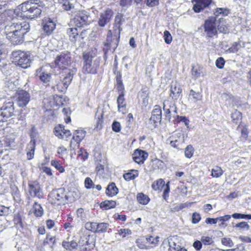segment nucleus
I'll use <instances>...</instances> for the list:
<instances>
[{"label": "nucleus", "instance_id": "obj_1", "mask_svg": "<svg viewBox=\"0 0 251 251\" xmlns=\"http://www.w3.org/2000/svg\"><path fill=\"white\" fill-rule=\"evenodd\" d=\"M7 38L13 44L18 45L24 42V35L29 30L30 26L26 22L13 23L5 26Z\"/></svg>", "mask_w": 251, "mask_h": 251}, {"label": "nucleus", "instance_id": "obj_2", "mask_svg": "<svg viewBox=\"0 0 251 251\" xmlns=\"http://www.w3.org/2000/svg\"><path fill=\"white\" fill-rule=\"evenodd\" d=\"M38 0H29L19 5L22 15L29 19H34L41 13V6L37 3Z\"/></svg>", "mask_w": 251, "mask_h": 251}, {"label": "nucleus", "instance_id": "obj_3", "mask_svg": "<svg viewBox=\"0 0 251 251\" xmlns=\"http://www.w3.org/2000/svg\"><path fill=\"white\" fill-rule=\"evenodd\" d=\"M48 201L57 208L59 206L65 205L68 201V197L65 189L59 188L52 190L49 195Z\"/></svg>", "mask_w": 251, "mask_h": 251}, {"label": "nucleus", "instance_id": "obj_4", "mask_svg": "<svg viewBox=\"0 0 251 251\" xmlns=\"http://www.w3.org/2000/svg\"><path fill=\"white\" fill-rule=\"evenodd\" d=\"M11 55L12 61L15 65L24 69L30 66L31 56L29 53L18 50L13 51Z\"/></svg>", "mask_w": 251, "mask_h": 251}, {"label": "nucleus", "instance_id": "obj_5", "mask_svg": "<svg viewBox=\"0 0 251 251\" xmlns=\"http://www.w3.org/2000/svg\"><path fill=\"white\" fill-rule=\"evenodd\" d=\"M72 22L78 28L89 25L91 19L90 15L85 11H79L73 19Z\"/></svg>", "mask_w": 251, "mask_h": 251}, {"label": "nucleus", "instance_id": "obj_6", "mask_svg": "<svg viewBox=\"0 0 251 251\" xmlns=\"http://www.w3.org/2000/svg\"><path fill=\"white\" fill-rule=\"evenodd\" d=\"M72 62L70 53L67 51L60 53L56 56L54 60L55 64L60 68L65 69Z\"/></svg>", "mask_w": 251, "mask_h": 251}, {"label": "nucleus", "instance_id": "obj_7", "mask_svg": "<svg viewBox=\"0 0 251 251\" xmlns=\"http://www.w3.org/2000/svg\"><path fill=\"white\" fill-rule=\"evenodd\" d=\"M14 113L13 102H8L3 104L0 108V122L7 121Z\"/></svg>", "mask_w": 251, "mask_h": 251}, {"label": "nucleus", "instance_id": "obj_8", "mask_svg": "<svg viewBox=\"0 0 251 251\" xmlns=\"http://www.w3.org/2000/svg\"><path fill=\"white\" fill-rule=\"evenodd\" d=\"M215 21L216 18L211 17L205 22L204 25V31L208 37H213L217 34V23H215Z\"/></svg>", "mask_w": 251, "mask_h": 251}, {"label": "nucleus", "instance_id": "obj_9", "mask_svg": "<svg viewBox=\"0 0 251 251\" xmlns=\"http://www.w3.org/2000/svg\"><path fill=\"white\" fill-rule=\"evenodd\" d=\"M113 16V12L110 9H107L100 14L98 25L100 27H104L109 23Z\"/></svg>", "mask_w": 251, "mask_h": 251}, {"label": "nucleus", "instance_id": "obj_10", "mask_svg": "<svg viewBox=\"0 0 251 251\" xmlns=\"http://www.w3.org/2000/svg\"><path fill=\"white\" fill-rule=\"evenodd\" d=\"M163 108L165 112V118L168 121L171 119L172 113H176V107L174 100H165L163 102Z\"/></svg>", "mask_w": 251, "mask_h": 251}, {"label": "nucleus", "instance_id": "obj_11", "mask_svg": "<svg viewBox=\"0 0 251 251\" xmlns=\"http://www.w3.org/2000/svg\"><path fill=\"white\" fill-rule=\"evenodd\" d=\"M83 59L84 60V64L82 68L83 72L85 73H96V67L92 64V57L90 56L88 53H84Z\"/></svg>", "mask_w": 251, "mask_h": 251}, {"label": "nucleus", "instance_id": "obj_12", "mask_svg": "<svg viewBox=\"0 0 251 251\" xmlns=\"http://www.w3.org/2000/svg\"><path fill=\"white\" fill-rule=\"evenodd\" d=\"M36 76H38L41 81L46 85H49L51 79V74L48 72L46 67H42L37 70L36 72Z\"/></svg>", "mask_w": 251, "mask_h": 251}, {"label": "nucleus", "instance_id": "obj_13", "mask_svg": "<svg viewBox=\"0 0 251 251\" xmlns=\"http://www.w3.org/2000/svg\"><path fill=\"white\" fill-rule=\"evenodd\" d=\"M194 3L193 9L196 13H199L205 8L209 6L211 3L212 0H192Z\"/></svg>", "mask_w": 251, "mask_h": 251}, {"label": "nucleus", "instance_id": "obj_14", "mask_svg": "<svg viewBox=\"0 0 251 251\" xmlns=\"http://www.w3.org/2000/svg\"><path fill=\"white\" fill-rule=\"evenodd\" d=\"M29 94L26 91L20 90L17 95V101L20 107L25 106L29 101Z\"/></svg>", "mask_w": 251, "mask_h": 251}, {"label": "nucleus", "instance_id": "obj_15", "mask_svg": "<svg viewBox=\"0 0 251 251\" xmlns=\"http://www.w3.org/2000/svg\"><path fill=\"white\" fill-rule=\"evenodd\" d=\"M148 153L145 151L137 149L132 155L133 160L138 164H143L148 158Z\"/></svg>", "mask_w": 251, "mask_h": 251}, {"label": "nucleus", "instance_id": "obj_16", "mask_svg": "<svg viewBox=\"0 0 251 251\" xmlns=\"http://www.w3.org/2000/svg\"><path fill=\"white\" fill-rule=\"evenodd\" d=\"M54 133L55 136L60 139L67 138L71 135L70 131L65 129L64 126L62 125L55 126Z\"/></svg>", "mask_w": 251, "mask_h": 251}, {"label": "nucleus", "instance_id": "obj_17", "mask_svg": "<svg viewBox=\"0 0 251 251\" xmlns=\"http://www.w3.org/2000/svg\"><path fill=\"white\" fill-rule=\"evenodd\" d=\"M85 136V132L82 130H77L75 131L73 135V139L74 140L76 143L75 145V147H73V143L72 141L70 143L71 150H75V148H78L79 146L80 142L84 138Z\"/></svg>", "mask_w": 251, "mask_h": 251}, {"label": "nucleus", "instance_id": "obj_18", "mask_svg": "<svg viewBox=\"0 0 251 251\" xmlns=\"http://www.w3.org/2000/svg\"><path fill=\"white\" fill-rule=\"evenodd\" d=\"M29 193L31 196L41 199L43 197V193L41 189L40 185L36 183L29 184Z\"/></svg>", "mask_w": 251, "mask_h": 251}, {"label": "nucleus", "instance_id": "obj_19", "mask_svg": "<svg viewBox=\"0 0 251 251\" xmlns=\"http://www.w3.org/2000/svg\"><path fill=\"white\" fill-rule=\"evenodd\" d=\"M162 118V111L161 108L158 105H155L152 111V115L150 118V121L154 124L160 123Z\"/></svg>", "mask_w": 251, "mask_h": 251}, {"label": "nucleus", "instance_id": "obj_20", "mask_svg": "<svg viewBox=\"0 0 251 251\" xmlns=\"http://www.w3.org/2000/svg\"><path fill=\"white\" fill-rule=\"evenodd\" d=\"M170 92V97L172 99L176 100L178 99L181 93V89L176 82H172L171 85Z\"/></svg>", "mask_w": 251, "mask_h": 251}, {"label": "nucleus", "instance_id": "obj_21", "mask_svg": "<svg viewBox=\"0 0 251 251\" xmlns=\"http://www.w3.org/2000/svg\"><path fill=\"white\" fill-rule=\"evenodd\" d=\"M202 95L200 92H196L191 89L188 97V101L190 105L196 103L198 101L201 100Z\"/></svg>", "mask_w": 251, "mask_h": 251}, {"label": "nucleus", "instance_id": "obj_22", "mask_svg": "<svg viewBox=\"0 0 251 251\" xmlns=\"http://www.w3.org/2000/svg\"><path fill=\"white\" fill-rule=\"evenodd\" d=\"M117 103L119 112L125 114L126 112V103L123 93L119 94L117 99Z\"/></svg>", "mask_w": 251, "mask_h": 251}, {"label": "nucleus", "instance_id": "obj_23", "mask_svg": "<svg viewBox=\"0 0 251 251\" xmlns=\"http://www.w3.org/2000/svg\"><path fill=\"white\" fill-rule=\"evenodd\" d=\"M44 213V210L41 205L35 202L32 208L29 211V214H33L36 217H41Z\"/></svg>", "mask_w": 251, "mask_h": 251}, {"label": "nucleus", "instance_id": "obj_24", "mask_svg": "<svg viewBox=\"0 0 251 251\" xmlns=\"http://www.w3.org/2000/svg\"><path fill=\"white\" fill-rule=\"evenodd\" d=\"M119 38V36L118 37V38L113 39L112 32L111 30H109L107 33V38L106 42L105 43V45L114 49L116 48L118 45V40Z\"/></svg>", "mask_w": 251, "mask_h": 251}, {"label": "nucleus", "instance_id": "obj_25", "mask_svg": "<svg viewBox=\"0 0 251 251\" xmlns=\"http://www.w3.org/2000/svg\"><path fill=\"white\" fill-rule=\"evenodd\" d=\"M55 28V24L50 19H49L43 25L44 31L48 35L51 34Z\"/></svg>", "mask_w": 251, "mask_h": 251}, {"label": "nucleus", "instance_id": "obj_26", "mask_svg": "<svg viewBox=\"0 0 251 251\" xmlns=\"http://www.w3.org/2000/svg\"><path fill=\"white\" fill-rule=\"evenodd\" d=\"M217 29L220 32L226 33L228 32V25L226 21L223 18H220L218 23H217Z\"/></svg>", "mask_w": 251, "mask_h": 251}, {"label": "nucleus", "instance_id": "obj_27", "mask_svg": "<svg viewBox=\"0 0 251 251\" xmlns=\"http://www.w3.org/2000/svg\"><path fill=\"white\" fill-rule=\"evenodd\" d=\"M75 0H58V3L64 10L68 11L74 7Z\"/></svg>", "mask_w": 251, "mask_h": 251}, {"label": "nucleus", "instance_id": "obj_28", "mask_svg": "<svg viewBox=\"0 0 251 251\" xmlns=\"http://www.w3.org/2000/svg\"><path fill=\"white\" fill-rule=\"evenodd\" d=\"M78 29L76 27H70L67 30V33L68 35L70 40L73 42H75L78 37Z\"/></svg>", "mask_w": 251, "mask_h": 251}, {"label": "nucleus", "instance_id": "obj_29", "mask_svg": "<svg viewBox=\"0 0 251 251\" xmlns=\"http://www.w3.org/2000/svg\"><path fill=\"white\" fill-rule=\"evenodd\" d=\"M176 134L178 137V139H176L175 141H171L170 145L174 148L179 149V144L183 143L185 141V135L181 132H179L177 133Z\"/></svg>", "mask_w": 251, "mask_h": 251}, {"label": "nucleus", "instance_id": "obj_30", "mask_svg": "<svg viewBox=\"0 0 251 251\" xmlns=\"http://www.w3.org/2000/svg\"><path fill=\"white\" fill-rule=\"evenodd\" d=\"M118 193V189L114 183H111L109 184L106 189V194L110 197H113L116 195Z\"/></svg>", "mask_w": 251, "mask_h": 251}, {"label": "nucleus", "instance_id": "obj_31", "mask_svg": "<svg viewBox=\"0 0 251 251\" xmlns=\"http://www.w3.org/2000/svg\"><path fill=\"white\" fill-rule=\"evenodd\" d=\"M64 85V83L62 80L57 79L55 81L52 88L54 90H56L58 92H63L67 89Z\"/></svg>", "mask_w": 251, "mask_h": 251}, {"label": "nucleus", "instance_id": "obj_32", "mask_svg": "<svg viewBox=\"0 0 251 251\" xmlns=\"http://www.w3.org/2000/svg\"><path fill=\"white\" fill-rule=\"evenodd\" d=\"M28 151L26 153L27 158L28 160L32 159L34 157L35 151V142H30L28 145Z\"/></svg>", "mask_w": 251, "mask_h": 251}, {"label": "nucleus", "instance_id": "obj_33", "mask_svg": "<svg viewBox=\"0 0 251 251\" xmlns=\"http://www.w3.org/2000/svg\"><path fill=\"white\" fill-rule=\"evenodd\" d=\"M103 111L100 108L98 109L96 113L95 118L97 119V126L98 128H100L101 124L103 122Z\"/></svg>", "mask_w": 251, "mask_h": 251}, {"label": "nucleus", "instance_id": "obj_34", "mask_svg": "<svg viewBox=\"0 0 251 251\" xmlns=\"http://www.w3.org/2000/svg\"><path fill=\"white\" fill-rule=\"evenodd\" d=\"M137 200L140 204L146 205L149 202L150 198L143 193H139L137 195Z\"/></svg>", "mask_w": 251, "mask_h": 251}, {"label": "nucleus", "instance_id": "obj_35", "mask_svg": "<svg viewBox=\"0 0 251 251\" xmlns=\"http://www.w3.org/2000/svg\"><path fill=\"white\" fill-rule=\"evenodd\" d=\"M116 202L114 201L106 200L100 203V207L107 210L115 207Z\"/></svg>", "mask_w": 251, "mask_h": 251}, {"label": "nucleus", "instance_id": "obj_36", "mask_svg": "<svg viewBox=\"0 0 251 251\" xmlns=\"http://www.w3.org/2000/svg\"><path fill=\"white\" fill-rule=\"evenodd\" d=\"M63 247L67 250H72L77 246V243L75 241H63L62 242Z\"/></svg>", "mask_w": 251, "mask_h": 251}, {"label": "nucleus", "instance_id": "obj_37", "mask_svg": "<svg viewBox=\"0 0 251 251\" xmlns=\"http://www.w3.org/2000/svg\"><path fill=\"white\" fill-rule=\"evenodd\" d=\"M165 186V181L160 178L154 181L151 185L152 188L154 190L161 189Z\"/></svg>", "mask_w": 251, "mask_h": 251}, {"label": "nucleus", "instance_id": "obj_38", "mask_svg": "<svg viewBox=\"0 0 251 251\" xmlns=\"http://www.w3.org/2000/svg\"><path fill=\"white\" fill-rule=\"evenodd\" d=\"M176 241L177 238L175 237H171L168 238V242L170 249L172 248L174 250H177L180 248V246L177 245Z\"/></svg>", "mask_w": 251, "mask_h": 251}, {"label": "nucleus", "instance_id": "obj_39", "mask_svg": "<svg viewBox=\"0 0 251 251\" xmlns=\"http://www.w3.org/2000/svg\"><path fill=\"white\" fill-rule=\"evenodd\" d=\"M131 171L134 172L135 174H132L130 172L126 173L123 176L125 180L129 181L135 179L138 176V171L136 170H132Z\"/></svg>", "mask_w": 251, "mask_h": 251}, {"label": "nucleus", "instance_id": "obj_40", "mask_svg": "<svg viewBox=\"0 0 251 251\" xmlns=\"http://www.w3.org/2000/svg\"><path fill=\"white\" fill-rule=\"evenodd\" d=\"M223 174V171L221 167L216 166L212 169L211 176L213 177L218 178Z\"/></svg>", "mask_w": 251, "mask_h": 251}, {"label": "nucleus", "instance_id": "obj_41", "mask_svg": "<svg viewBox=\"0 0 251 251\" xmlns=\"http://www.w3.org/2000/svg\"><path fill=\"white\" fill-rule=\"evenodd\" d=\"M192 75L195 78L199 77L202 75V68L201 66L193 67L192 69Z\"/></svg>", "mask_w": 251, "mask_h": 251}, {"label": "nucleus", "instance_id": "obj_42", "mask_svg": "<svg viewBox=\"0 0 251 251\" xmlns=\"http://www.w3.org/2000/svg\"><path fill=\"white\" fill-rule=\"evenodd\" d=\"M222 100L223 101H225L226 105H230L233 101V98L231 95L225 93L222 96Z\"/></svg>", "mask_w": 251, "mask_h": 251}, {"label": "nucleus", "instance_id": "obj_43", "mask_svg": "<svg viewBox=\"0 0 251 251\" xmlns=\"http://www.w3.org/2000/svg\"><path fill=\"white\" fill-rule=\"evenodd\" d=\"M228 13L229 11L227 8H217L214 12V14L217 17L220 15H222L223 16H227Z\"/></svg>", "mask_w": 251, "mask_h": 251}, {"label": "nucleus", "instance_id": "obj_44", "mask_svg": "<svg viewBox=\"0 0 251 251\" xmlns=\"http://www.w3.org/2000/svg\"><path fill=\"white\" fill-rule=\"evenodd\" d=\"M109 226V224L106 223H97L96 232H104Z\"/></svg>", "mask_w": 251, "mask_h": 251}, {"label": "nucleus", "instance_id": "obj_45", "mask_svg": "<svg viewBox=\"0 0 251 251\" xmlns=\"http://www.w3.org/2000/svg\"><path fill=\"white\" fill-rule=\"evenodd\" d=\"M231 117L234 123H237L242 119V113L237 110H235L231 114Z\"/></svg>", "mask_w": 251, "mask_h": 251}, {"label": "nucleus", "instance_id": "obj_46", "mask_svg": "<svg viewBox=\"0 0 251 251\" xmlns=\"http://www.w3.org/2000/svg\"><path fill=\"white\" fill-rule=\"evenodd\" d=\"M231 218V216L229 215H226L224 216L218 217L219 221L221 222L219 226L222 227H225L226 226V224L225 223V222L227 221Z\"/></svg>", "mask_w": 251, "mask_h": 251}, {"label": "nucleus", "instance_id": "obj_47", "mask_svg": "<svg viewBox=\"0 0 251 251\" xmlns=\"http://www.w3.org/2000/svg\"><path fill=\"white\" fill-rule=\"evenodd\" d=\"M97 223L95 222H87L85 224V227L87 230L97 232Z\"/></svg>", "mask_w": 251, "mask_h": 251}, {"label": "nucleus", "instance_id": "obj_48", "mask_svg": "<svg viewBox=\"0 0 251 251\" xmlns=\"http://www.w3.org/2000/svg\"><path fill=\"white\" fill-rule=\"evenodd\" d=\"M231 217H233L234 219H251V214H240L235 213H233Z\"/></svg>", "mask_w": 251, "mask_h": 251}, {"label": "nucleus", "instance_id": "obj_49", "mask_svg": "<svg viewBox=\"0 0 251 251\" xmlns=\"http://www.w3.org/2000/svg\"><path fill=\"white\" fill-rule=\"evenodd\" d=\"M51 165L53 166L56 170L60 173H62L64 172L65 170L63 167L56 160H52L51 161Z\"/></svg>", "mask_w": 251, "mask_h": 251}, {"label": "nucleus", "instance_id": "obj_50", "mask_svg": "<svg viewBox=\"0 0 251 251\" xmlns=\"http://www.w3.org/2000/svg\"><path fill=\"white\" fill-rule=\"evenodd\" d=\"M185 156L188 158H190L193 155L194 149L191 145H188L185 150Z\"/></svg>", "mask_w": 251, "mask_h": 251}, {"label": "nucleus", "instance_id": "obj_51", "mask_svg": "<svg viewBox=\"0 0 251 251\" xmlns=\"http://www.w3.org/2000/svg\"><path fill=\"white\" fill-rule=\"evenodd\" d=\"M72 78V75L70 74V73H69L68 74L64 77L63 79L62 80L64 83V86L66 87V88H67L68 86L70 85Z\"/></svg>", "mask_w": 251, "mask_h": 251}, {"label": "nucleus", "instance_id": "obj_52", "mask_svg": "<svg viewBox=\"0 0 251 251\" xmlns=\"http://www.w3.org/2000/svg\"><path fill=\"white\" fill-rule=\"evenodd\" d=\"M62 112L65 116L67 117L65 118V120L66 123H69L71 122V118L70 115L71 114V111L69 108H64L62 109Z\"/></svg>", "mask_w": 251, "mask_h": 251}, {"label": "nucleus", "instance_id": "obj_53", "mask_svg": "<svg viewBox=\"0 0 251 251\" xmlns=\"http://www.w3.org/2000/svg\"><path fill=\"white\" fill-rule=\"evenodd\" d=\"M221 242L223 245L231 247L233 246V242L232 240L229 238H223L222 239Z\"/></svg>", "mask_w": 251, "mask_h": 251}, {"label": "nucleus", "instance_id": "obj_54", "mask_svg": "<svg viewBox=\"0 0 251 251\" xmlns=\"http://www.w3.org/2000/svg\"><path fill=\"white\" fill-rule=\"evenodd\" d=\"M118 233L121 236L124 238L126 237L127 235H130L131 234V231L128 228H124L120 229Z\"/></svg>", "mask_w": 251, "mask_h": 251}, {"label": "nucleus", "instance_id": "obj_55", "mask_svg": "<svg viewBox=\"0 0 251 251\" xmlns=\"http://www.w3.org/2000/svg\"><path fill=\"white\" fill-rule=\"evenodd\" d=\"M85 187L86 189H89L94 188V184L90 177H86L84 181Z\"/></svg>", "mask_w": 251, "mask_h": 251}, {"label": "nucleus", "instance_id": "obj_56", "mask_svg": "<svg viewBox=\"0 0 251 251\" xmlns=\"http://www.w3.org/2000/svg\"><path fill=\"white\" fill-rule=\"evenodd\" d=\"M236 227H239L241 229H246L247 230H248L250 228V225L246 222H241L235 225Z\"/></svg>", "mask_w": 251, "mask_h": 251}, {"label": "nucleus", "instance_id": "obj_57", "mask_svg": "<svg viewBox=\"0 0 251 251\" xmlns=\"http://www.w3.org/2000/svg\"><path fill=\"white\" fill-rule=\"evenodd\" d=\"M164 40L166 43L169 44H170L172 41V37L170 32L165 30L164 32Z\"/></svg>", "mask_w": 251, "mask_h": 251}, {"label": "nucleus", "instance_id": "obj_58", "mask_svg": "<svg viewBox=\"0 0 251 251\" xmlns=\"http://www.w3.org/2000/svg\"><path fill=\"white\" fill-rule=\"evenodd\" d=\"M159 236H156V237H155L154 238L151 236L146 237L147 241L154 245H156L158 244V242H159Z\"/></svg>", "mask_w": 251, "mask_h": 251}, {"label": "nucleus", "instance_id": "obj_59", "mask_svg": "<svg viewBox=\"0 0 251 251\" xmlns=\"http://www.w3.org/2000/svg\"><path fill=\"white\" fill-rule=\"evenodd\" d=\"M177 121L178 122L183 123L187 127H188V126L189 124V120L185 116H177Z\"/></svg>", "mask_w": 251, "mask_h": 251}, {"label": "nucleus", "instance_id": "obj_60", "mask_svg": "<svg viewBox=\"0 0 251 251\" xmlns=\"http://www.w3.org/2000/svg\"><path fill=\"white\" fill-rule=\"evenodd\" d=\"M201 242L204 245H210L213 243V240L212 238L207 236H202L201 238Z\"/></svg>", "mask_w": 251, "mask_h": 251}, {"label": "nucleus", "instance_id": "obj_61", "mask_svg": "<svg viewBox=\"0 0 251 251\" xmlns=\"http://www.w3.org/2000/svg\"><path fill=\"white\" fill-rule=\"evenodd\" d=\"M10 210L9 207H5L3 205H0V215H6L9 213Z\"/></svg>", "mask_w": 251, "mask_h": 251}, {"label": "nucleus", "instance_id": "obj_62", "mask_svg": "<svg viewBox=\"0 0 251 251\" xmlns=\"http://www.w3.org/2000/svg\"><path fill=\"white\" fill-rule=\"evenodd\" d=\"M201 219L200 214L198 213L195 212L192 215V223L193 224H197L199 222Z\"/></svg>", "mask_w": 251, "mask_h": 251}, {"label": "nucleus", "instance_id": "obj_63", "mask_svg": "<svg viewBox=\"0 0 251 251\" xmlns=\"http://www.w3.org/2000/svg\"><path fill=\"white\" fill-rule=\"evenodd\" d=\"M225 62V60L222 57H219L216 61V65L218 68L222 69L224 67Z\"/></svg>", "mask_w": 251, "mask_h": 251}, {"label": "nucleus", "instance_id": "obj_64", "mask_svg": "<svg viewBox=\"0 0 251 251\" xmlns=\"http://www.w3.org/2000/svg\"><path fill=\"white\" fill-rule=\"evenodd\" d=\"M112 126L113 130L115 132H118L121 130V125L119 122L116 121L114 122Z\"/></svg>", "mask_w": 251, "mask_h": 251}]
</instances>
